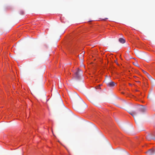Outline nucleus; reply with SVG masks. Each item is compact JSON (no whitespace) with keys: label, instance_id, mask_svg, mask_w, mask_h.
Here are the masks:
<instances>
[{"label":"nucleus","instance_id":"1","mask_svg":"<svg viewBox=\"0 0 155 155\" xmlns=\"http://www.w3.org/2000/svg\"><path fill=\"white\" fill-rule=\"evenodd\" d=\"M147 110L145 107L142 105H140L136 111L130 114L135 118L137 117L140 116L143 113L147 111Z\"/></svg>","mask_w":155,"mask_h":155},{"label":"nucleus","instance_id":"2","mask_svg":"<svg viewBox=\"0 0 155 155\" xmlns=\"http://www.w3.org/2000/svg\"><path fill=\"white\" fill-rule=\"evenodd\" d=\"M82 74L81 70L78 69L77 71L75 73L74 78L76 80H79L80 79L81 75Z\"/></svg>","mask_w":155,"mask_h":155},{"label":"nucleus","instance_id":"3","mask_svg":"<svg viewBox=\"0 0 155 155\" xmlns=\"http://www.w3.org/2000/svg\"><path fill=\"white\" fill-rule=\"evenodd\" d=\"M142 71L143 73L147 75L148 78L151 81L152 83L154 84H155V80L146 71L143 70H142Z\"/></svg>","mask_w":155,"mask_h":155},{"label":"nucleus","instance_id":"4","mask_svg":"<svg viewBox=\"0 0 155 155\" xmlns=\"http://www.w3.org/2000/svg\"><path fill=\"white\" fill-rule=\"evenodd\" d=\"M147 138L148 140H150L151 139H155V137L154 135H153L151 134H150L147 135Z\"/></svg>","mask_w":155,"mask_h":155},{"label":"nucleus","instance_id":"5","mask_svg":"<svg viewBox=\"0 0 155 155\" xmlns=\"http://www.w3.org/2000/svg\"><path fill=\"white\" fill-rule=\"evenodd\" d=\"M106 84L107 86L110 87H112L115 85V83L114 82L110 81V82H107Z\"/></svg>","mask_w":155,"mask_h":155},{"label":"nucleus","instance_id":"6","mask_svg":"<svg viewBox=\"0 0 155 155\" xmlns=\"http://www.w3.org/2000/svg\"><path fill=\"white\" fill-rule=\"evenodd\" d=\"M136 55L139 58H142V54L140 53V52L137 51L136 52Z\"/></svg>","mask_w":155,"mask_h":155},{"label":"nucleus","instance_id":"7","mask_svg":"<svg viewBox=\"0 0 155 155\" xmlns=\"http://www.w3.org/2000/svg\"><path fill=\"white\" fill-rule=\"evenodd\" d=\"M119 41L120 42L123 44L125 42V40L122 38H120Z\"/></svg>","mask_w":155,"mask_h":155},{"label":"nucleus","instance_id":"8","mask_svg":"<svg viewBox=\"0 0 155 155\" xmlns=\"http://www.w3.org/2000/svg\"><path fill=\"white\" fill-rule=\"evenodd\" d=\"M146 153H149L150 155H151L154 153V151L153 150H150L146 152Z\"/></svg>","mask_w":155,"mask_h":155},{"label":"nucleus","instance_id":"9","mask_svg":"<svg viewBox=\"0 0 155 155\" xmlns=\"http://www.w3.org/2000/svg\"><path fill=\"white\" fill-rule=\"evenodd\" d=\"M133 64L134 65H135V66H139V65H138V63L137 62H136V63H133Z\"/></svg>","mask_w":155,"mask_h":155},{"label":"nucleus","instance_id":"10","mask_svg":"<svg viewBox=\"0 0 155 155\" xmlns=\"http://www.w3.org/2000/svg\"><path fill=\"white\" fill-rule=\"evenodd\" d=\"M21 15H23V14H24V12H23V11H21Z\"/></svg>","mask_w":155,"mask_h":155},{"label":"nucleus","instance_id":"11","mask_svg":"<svg viewBox=\"0 0 155 155\" xmlns=\"http://www.w3.org/2000/svg\"><path fill=\"white\" fill-rule=\"evenodd\" d=\"M81 100H82V101L83 102V103L85 105V107H87V105H86V104H85V103L83 101V100H82L81 99Z\"/></svg>","mask_w":155,"mask_h":155},{"label":"nucleus","instance_id":"12","mask_svg":"<svg viewBox=\"0 0 155 155\" xmlns=\"http://www.w3.org/2000/svg\"><path fill=\"white\" fill-rule=\"evenodd\" d=\"M115 61V63H116L117 64V65H119V64H118L116 62V61Z\"/></svg>","mask_w":155,"mask_h":155},{"label":"nucleus","instance_id":"13","mask_svg":"<svg viewBox=\"0 0 155 155\" xmlns=\"http://www.w3.org/2000/svg\"><path fill=\"white\" fill-rule=\"evenodd\" d=\"M137 83H140V81H137Z\"/></svg>","mask_w":155,"mask_h":155},{"label":"nucleus","instance_id":"14","mask_svg":"<svg viewBox=\"0 0 155 155\" xmlns=\"http://www.w3.org/2000/svg\"><path fill=\"white\" fill-rule=\"evenodd\" d=\"M129 85H130V86H131V84H129Z\"/></svg>","mask_w":155,"mask_h":155},{"label":"nucleus","instance_id":"15","mask_svg":"<svg viewBox=\"0 0 155 155\" xmlns=\"http://www.w3.org/2000/svg\"><path fill=\"white\" fill-rule=\"evenodd\" d=\"M136 77H136V76H135V78H136Z\"/></svg>","mask_w":155,"mask_h":155},{"label":"nucleus","instance_id":"16","mask_svg":"<svg viewBox=\"0 0 155 155\" xmlns=\"http://www.w3.org/2000/svg\"><path fill=\"white\" fill-rule=\"evenodd\" d=\"M136 77H136V76H135V78H136Z\"/></svg>","mask_w":155,"mask_h":155},{"label":"nucleus","instance_id":"17","mask_svg":"<svg viewBox=\"0 0 155 155\" xmlns=\"http://www.w3.org/2000/svg\"><path fill=\"white\" fill-rule=\"evenodd\" d=\"M105 19H107V18H106Z\"/></svg>","mask_w":155,"mask_h":155}]
</instances>
